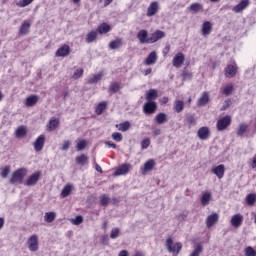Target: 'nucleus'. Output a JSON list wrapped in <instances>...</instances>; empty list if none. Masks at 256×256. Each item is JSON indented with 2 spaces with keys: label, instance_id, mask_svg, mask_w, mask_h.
<instances>
[{
  "label": "nucleus",
  "instance_id": "1",
  "mask_svg": "<svg viewBox=\"0 0 256 256\" xmlns=\"http://www.w3.org/2000/svg\"><path fill=\"white\" fill-rule=\"evenodd\" d=\"M27 176V169L26 168H19L16 171H14L9 179L10 185H15V183H18L21 185L23 183V179Z\"/></svg>",
  "mask_w": 256,
  "mask_h": 256
},
{
  "label": "nucleus",
  "instance_id": "2",
  "mask_svg": "<svg viewBox=\"0 0 256 256\" xmlns=\"http://www.w3.org/2000/svg\"><path fill=\"white\" fill-rule=\"evenodd\" d=\"M165 247L168 253H172L174 256H177L179 255V253H181V249H183V244H181V242L174 244L173 238L168 237L165 242Z\"/></svg>",
  "mask_w": 256,
  "mask_h": 256
},
{
  "label": "nucleus",
  "instance_id": "3",
  "mask_svg": "<svg viewBox=\"0 0 256 256\" xmlns=\"http://www.w3.org/2000/svg\"><path fill=\"white\" fill-rule=\"evenodd\" d=\"M229 125H231V116L229 115L220 118L216 123L218 131H225Z\"/></svg>",
  "mask_w": 256,
  "mask_h": 256
},
{
  "label": "nucleus",
  "instance_id": "4",
  "mask_svg": "<svg viewBox=\"0 0 256 256\" xmlns=\"http://www.w3.org/2000/svg\"><path fill=\"white\" fill-rule=\"evenodd\" d=\"M28 249L35 253V251L39 250V237L37 235H32L28 239Z\"/></svg>",
  "mask_w": 256,
  "mask_h": 256
},
{
  "label": "nucleus",
  "instance_id": "5",
  "mask_svg": "<svg viewBox=\"0 0 256 256\" xmlns=\"http://www.w3.org/2000/svg\"><path fill=\"white\" fill-rule=\"evenodd\" d=\"M39 179H41V171H36L34 174L29 176L24 185H26V187H35L39 182Z\"/></svg>",
  "mask_w": 256,
  "mask_h": 256
},
{
  "label": "nucleus",
  "instance_id": "6",
  "mask_svg": "<svg viewBox=\"0 0 256 256\" xmlns=\"http://www.w3.org/2000/svg\"><path fill=\"white\" fill-rule=\"evenodd\" d=\"M197 137L201 141H207V139H209V137H211V130L209 129V127L203 126L198 129Z\"/></svg>",
  "mask_w": 256,
  "mask_h": 256
},
{
  "label": "nucleus",
  "instance_id": "7",
  "mask_svg": "<svg viewBox=\"0 0 256 256\" xmlns=\"http://www.w3.org/2000/svg\"><path fill=\"white\" fill-rule=\"evenodd\" d=\"M145 115H153L157 111V103L155 101H147L143 106Z\"/></svg>",
  "mask_w": 256,
  "mask_h": 256
},
{
  "label": "nucleus",
  "instance_id": "8",
  "mask_svg": "<svg viewBox=\"0 0 256 256\" xmlns=\"http://www.w3.org/2000/svg\"><path fill=\"white\" fill-rule=\"evenodd\" d=\"M137 39L141 45H145L147 43L151 44L149 40V32L145 29H142L137 33Z\"/></svg>",
  "mask_w": 256,
  "mask_h": 256
},
{
  "label": "nucleus",
  "instance_id": "9",
  "mask_svg": "<svg viewBox=\"0 0 256 256\" xmlns=\"http://www.w3.org/2000/svg\"><path fill=\"white\" fill-rule=\"evenodd\" d=\"M71 54V47L69 45L64 44L62 47L58 48L55 55L56 57H67Z\"/></svg>",
  "mask_w": 256,
  "mask_h": 256
},
{
  "label": "nucleus",
  "instance_id": "10",
  "mask_svg": "<svg viewBox=\"0 0 256 256\" xmlns=\"http://www.w3.org/2000/svg\"><path fill=\"white\" fill-rule=\"evenodd\" d=\"M183 63H185V54H183V52L177 53L172 61L173 67H177L179 69Z\"/></svg>",
  "mask_w": 256,
  "mask_h": 256
},
{
  "label": "nucleus",
  "instance_id": "11",
  "mask_svg": "<svg viewBox=\"0 0 256 256\" xmlns=\"http://www.w3.org/2000/svg\"><path fill=\"white\" fill-rule=\"evenodd\" d=\"M212 173L218 177V179H223L225 176V165L220 164L218 166H214L211 169Z\"/></svg>",
  "mask_w": 256,
  "mask_h": 256
},
{
  "label": "nucleus",
  "instance_id": "12",
  "mask_svg": "<svg viewBox=\"0 0 256 256\" xmlns=\"http://www.w3.org/2000/svg\"><path fill=\"white\" fill-rule=\"evenodd\" d=\"M230 223L235 229H239L240 225H243V215L235 214L232 216Z\"/></svg>",
  "mask_w": 256,
  "mask_h": 256
},
{
  "label": "nucleus",
  "instance_id": "13",
  "mask_svg": "<svg viewBox=\"0 0 256 256\" xmlns=\"http://www.w3.org/2000/svg\"><path fill=\"white\" fill-rule=\"evenodd\" d=\"M157 11H159V2H152L147 8V17H153V15H157Z\"/></svg>",
  "mask_w": 256,
  "mask_h": 256
},
{
  "label": "nucleus",
  "instance_id": "14",
  "mask_svg": "<svg viewBox=\"0 0 256 256\" xmlns=\"http://www.w3.org/2000/svg\"><path fill=\"white\" fill-rule=\"evenodd\" d=\"M211 31H213V25L211 24L210 21H205L202 24V28H201V33H202L203 37H207V36L211 35Z\"/></svg>",
  "mask_w": 256,
  "mask_h": 256
},
{
  "label": "nucleus",
  "instance_id": "15",
  "mask_svg": "<svg viewBox=\"0 0 256 256\" xmlns=\"http://www.w3.org/2000/svg\"><path fill=\"white\" fill-rule=\"evenodd\" d=\"M43 147H45V135H40L34 141V149L35 151H43Z\"/></svg>",
  "mask_w": 256,
  "mask_h": 256
},
{
  "label": "nucleus",
  "instance_id": "16",
  "mask_svg": "<svg viewBox=\"0 0 256 256\" xmlns=\"http://www.w3.org/2000/svg\"><path fill=\"white\" fill-rule=\"evenodd\" d=\"M163 37H165V32L161 30H156L154 33L151 34V37H149L150 44L157 43V41H160V39H163Z\"/></svg>",
  "mask_w": 256,
  "mask_h": 256
},
{
  "label": "nucleus",
  "instance_id": "17",
  "mask_svg": "<svg viewBox=\"0 0 256 256\" xmlns=\"http://www.w3.org/2000/svg\"><path fill=\"white\" fill-rule=\"evenodd\" d=\"M188 11H190L194 15H197V13H203V4H201L199 2L192 3L188 7Z\"/></svg>",
  "mask_w": 256,
  "mask_h": 256
},
{
  "label": "nucleus",
  "instance_id": "18",
  "mask_svg": "<svg viewBox=\"0 0 256 256\" xmlns=\"http://www.w3.org/2000/svg\"><path fill=\"white\" fill-rule=\"evenodd\" d=\"M217 221H219V214L217 213H212L211 215H209L206 218V227H208V229H211V227L217 223Z\"/></svg>",
  "mask_w": 256,
  "mask_h": 256
},
{
  "label": "nucleus",
  "instance_id": "19",
  "mask_svg": "<svg viewBox=\"0 0 256 256\" xmlns=\"http://www.w3.org/2000/svg\"><path fill=\"white\" fill-rule=\"evenodd\" d=\"M249 5V0H241L239 4L232 8L234 13H241V11H245V8Z\"/></svg>",
  "mask_w": 256,
  "mask_h": 256
},
{
  "label": "nucleus",
  "instance_id": "20",
  "mask_svg": "<svg viewBox=\"0 0 256 256\" xmlns=\"http://www.w3.org/2000/svg\"><path fill=\"white\" fill-rule=\"evenodd\" d=\"M209 101H210L209 92H203L197 101V106L205 107V105H207V103H209Z\"/></svg>",
  "mask_w": 256,
  "mask_h": 256
},
{
  "label": "nucleus",
  "instance_id": "21",
  "mask_svg": "<svg viewBox=\"0 0 256 256\" xmlns=\"http://www.w3.org/2000/svg\"><path fill=\"white\" fill-rule=\"evenodd\" d=\"M129 173V164H122L114 172V177H119V175H127Z\"/></svg>",
  "mask_w": 256,
  "mask_h": 256
},
{
  "label": "nucleus",
  "instance_id": "22",
  "mask_svg": "<svg viewBox=\"0 0 256 256\" xmlns=\"http://www.w3.org/2000/svg\"><path fill=\"white\" fill-rule=\"evenodd\" d=\"M39 101V96L37 95H30L25 100L26 107H35L37 102Z\"/></svg>",
  "mask_w": 256,
  "mask_h": 256
},
{
  "label": "nucleus",
  "instance_id": "23",
  "mask_svg": "<svg viewBox=\"0 0 256 256\" xmlns=\"http://www.w3.org/2000/svg\"><path fill=\"white\" fill-rule=\"evenodd\" d=\"M29 29H31V22H29V20H25L20 26L19 34L27 35V33H29Z\"/></svg>",
  "mask_w": 256,
  "mask_h": 256
},
{
  "label": "nucleus",
  "instance_id": "24",
  "mask_svg": "<svg viewBox=\"0 0 256 256\" xmlns=\"http://www.w3.org/2000/svg\"><path fill=\"white\" fill-rule=\"evenodd\" d=\"M153 167H155V160L149 159L144 163V168L142 169V173H149V171H153Z\"/></svg>",
  "mask_w": 256,
  "mask_h": 256
},
{
  "label": "nucleus",
  "instance_id": "25",
  "mask_svg": "<svg viewBox=\"0 0 256 256\" xmlns=\"http://www.w3.org/2000/svg\"><path fill=\"white\" fill-rule=\"evenodd\" d=\"M100 35H105L106 33H109L111 31V26L107 23H102L98 26L97 30Z\"/></svg>",
  "mask_w": 256,
  "mask_h": 256
},
{
  "label": "nucleus",
  "instance_id": "26",
  "mask_svg": "<svg viewBox=\"0 0 256 256\" xmlns=\"http://www.w3.org/2000/svg\"><path fill=\"white\" fill-rule=\"evenodd\" d=\"M173 109L176 113H183V110L185 109V102H183V100H176L174 102Z\"/></svg>",
  "mask_w": 256,
  "mask_h": 256
},
{
  "label": "nucleus",
  "instance_id": "27",
  "mask_svg": "<svg viewBox=\"0 0 256 256\" xmlns=\"http://www.w3.org/2000/svg\"><path fill=\"white\" fill-rule=\"evenodd\" d=\"M185 123H187L189 127H195V125H197V118H195L193 114H186Z\"/></svg>",
  "mask_w": 256,
  "mask_h": 256
},
{
  "label": "nucleus",
  "instance_id": "28",
  "mask_svg": "<svg viewBox=\"0 0 256 256\" xmlns=\"http://www.w3.org/2000/svg\"><path fill=\"white\" fill-rule=\"evenodd\" d=\"M146 65H155L157 63V52H151L145 61Z\"/></svg>",
  "mask_w": 256,
  "mask_h": 256
},
{
  "label": "nucleus",
  "instance_id": "29",
  "mask_svg": "<svg viewBox=\"0 0 256 256\" xmlns=\"http://www.w3.org/2000/svg\"><path fill=\"white\" fill-rule=\"evenodd\" d=\"M168 119H167V115L163 112H160L159 114H157L155 116V122L158 125H163L164 123H167Z\"/></svg>",
  "mask_w": 256,
  "mask_h": 256
},
{
  "label": "nucleus",
  "instance_id": "30",
  "mask_svg": "<svg viewBox=\"0 0 256 256\" xmlns=\"http://www.w3.org/2000/svg\"><path fill=\"white\" fill-rule=\"evenodd\" d=\"M225 72L228 77H235L237 75V66L230 64L226 67Z\"/></svg>",
  "mask_w": 256,
  "mask_h": 256
},
{
  "label": "nucleus",
  "instance_id": "31",
  "mask_svg": "<svg viewBox=\"0 0 256 256\" xmlns=\"http://www.w3.org/2000/svg\"><path fill=\"white\" fill-rule=\"evenodd\" d=\"M99 32L97 30H92L86 35V43H93L97 39Z\"/></svg>",
  "mask_w": 256,
  "mask_h": 256
},
{
  "label": "nucleus",
  "instance_id": "32",
  "mask_svg": "<svg viewBox=\"0 0 256 256\" xmlns=\"http://www.w3.org/2000/svg\"><path fill=\"white\" fill-rule=\"evenodd\" d=\"M25 135H27V129L25 128V126H20L16 129L15 137H17V139H23Z\"/></svg>",
  "mask_w": 256,
  "mask_h": 256
},
{
  "label": "nucleus",
  "instance_id": "33",
  "mask_svg": "<svg viewBox=\"0 0 256 256\" xmlns=\"http://www.w3.org/2000/svg\"><path fill=\"white\" fill-rule=\"evenodd\" d=\"M75 161L77 165H81L83 167L84 165H87L89 157H87L85 154H81L80 156L76 157Z\"/></svg>",
  "mask_w": 256,
  "mask_h": 256
},
{
  "label": "nucleus",
  "instance_id": "34",
  "mask_svg": "<svg viewBox=\"0 0 256 256\" xmlns=\"http://www.w3.org/2000/svg\"><path fill=\"white\" fill-rule=\"evenodd\" d=\"M247 129H249V125L242 123L239 124L238 129H237V136L238 137H243V135H245V133H247Z\"/></svg>",
  "mask_w": 256,
  "mask_h": 256
},
{
  "label": "nucleus",
  "instance_id": "35",
  "mask_svg": "<svg viewBox=\"0 0 256 256\" xmlns=\"http://www.w3.org/2000/svg\"><path fill=\"white\" fill-rule=\"evenodd\" d=\"M159 97V94L157 93V90L150 89L148 93L146 94L147 101H155Z\"/></svg>",
  "mask_w": 256,
  "mask_h": 256
},
{
  "label": "nucleus",
  "instance_id": "36",
  "mask_svg": "<svg viewBox=\"0 0 256 256\" xmlns=\"http://www.w3.org/2000/svg\"><path fill=\"white\" fill-rule=\"evenodd\" d=\"M9 173H11V166L6 165L0 168V177H2V179H7V177H9Z\"/></svg>",
  "mask_w": 256,
  "mask_h": 256
},
{
  "label": "nucleus",
  "instance_id": "37",
  "mask_svg": "<svg viewBox=\"0 0 256 256\" xmlns=\"http://www.w3.org/2000/svg\"><path fill=\"white\" fill-rule=\"evenodd\" d=\"M246 204L249 205V207H253L256 203V194L255 193H250L246 196L245 198Z\"/></svg>",
  "mask_w": 256,
  "mask_h": 256
},
{
  "label": "nucleus",
  "instance_id": "38",
  "mask_svg": "<svg viewBox=\"0 0 256 256\" xmlns=\"http://www.w3.org/2000/svg\"><path fill=\"white\" fill-rule=\"evenodd\" d=\"M116 127H119V131H122L125 133L126 131H129L131 129V122L130 121H125L123 123H120L119 125L116 124Z\"/></svg>",
  "mask_w": 256,
  "mask_h": 256
},
{
  "label": "nucleus",
  "instance_id": "39",
  "mask_svg": "<svg viewBox=\"0 0 256 256\" xmlns=\"http://www.w3.org/2000/svg\"><path fill=\"white\" fill-rule=\"evenodd\" d=\"M101 79H103V73L100 72V73H98V74H96V75L90 77V78L88 79V83H89L90 85H96V83H97L98 81H101Z\"/></svg>",
  "mask_w": 256,
  "mask_h": 256
},
{
  "label": "nucleus",
  "instance_id": "40",
  "mask_svg": "<svg viewBox=\"0 0 256 256\" xmlns=\"http://www.w3.org/2000/svg\"><path fill=\"white\" fill-rule=\"evenodd\" d=\"M109 93H111L112 95L114 93H119V91H121V85L117 82H113L111 83L109 89H108Z\"/></svg>",
  "mask_w": 256,
  "mask_h": 256
},
{
  "label": "nucleus",
  "instance_id": "41",
  "mask_svg": "<svg viewBox=\"0 0 256 256\" xmlns=\"http://www.w3.org/2000/svg\"><path fill=\"white\" fill-rule=\"evenodd\" d=\"M71 191H73V186H72L71 184H67V185L62 189L61 196H62L63 198L69 197V195H71Z\"/></svg>",
  "mask_w": 256,
  "mask_h": 256
},
{
  "label": "nucleus",
  "instance_id": "42",
  "mask_svg": "<svg viewBox=\"0 0 256 256\" xmlns=\"http://www.w3.org/2000/svg\"><path fill=\"white\" fill-rule=\"evenodd\" d=\"M211 201V193L205 192L201 197V205L206 207V205Z\"/></svg>",
  "mask_w": 256,
  "mask_h": 256
},
{
  "label": "nucleus",
  "instance_id": "43",
  "mask_svg": "<svg viewBox=\"0 0 256 256\" xmlns=\"http://www.w3.org/2000/svg\"><path fill=\"white\" fill-rule=\"evenodd\" d=\"M121 45H123V42L121 41V39H116L109 43V49H119Z\"/></svg>",
  "mask_w": 256,
  "mask_h": 256
},
{
  "label": "nucleus",
  "instance_id": "44",
  "mask_svg": "<svg viewBox=\"0 0 256 256\" xmlns=\"http://www.w3.org/2000/svg\"><path fill=\"white\" fill-rule=\"evenodd\" d=\"M105 109H107V103H105V102L99 103L95 110L96 115H102V113H103V111H105Z\"/></svg>",
  "mask_w": 256,
  "mask_h": 256
},
{
  "label": "nucleus",
  "instance_id": "45",
  "mask_svg": "<svg viewBox=\"0 0 256 256\" xmlns=\"http://www.w3.org/2000/svg\"><path fill=\"white\" fill-rule=\"evenodd\" d=\"M55 217V212H46L44 218L46 223H53V221H55Z\"/></svg>",
  "mask_w": 256,
  "mask_h": 256
},
{
  "label": "nucleus",
  "instance_id": "46",
  "mask_svg": "<svg viewBox=\"0 0 256 256\" xmlns=\"http://www.w3.org/2000/svg\"><path fill=\"white\" fill-rule=\"evenodd\" d=\"M59 126V119H53L49 121V131H55Z\"/></svg>",
  "mask_w": 256,
  "mask_h": 256
},
{
  "label": "nucleus",
  "instance_id": "47",
  "mask_svg": "<svg viewBox=\"0 0 256 256\" xmlns=\"http://www.w3.org/2000/svg\"><path fill=\"white\" fill-rule=\"evenodd\" d=\"M109 201H110L109 196L105 194L100 197V205L102 207H107V205L109 204Z\"/></svg>",
  "mask_w": 256,
  "mask_h": 256
},
{
  "label": "nucleus",
  "instance_id": "48",
  "mask_svg": "<svg viewBox=\"0 0 256 256\" xmlns=\"http://www.w3.org/2000/svg\"><path fill=\"white\" fill-rule=\"evenodd\" d=\"M85 147H87V140H80L76 145L77 151H83Z\"/></svg>",
  "mask_w": 256,
  "mask_h": 256
},
{
  "label": "nucleus",
  "instance_id": "49",
  "mask_svg": "<svg viewBox=\"0 0 256 256\" xmlns=\"http://www.w3.org/2000/svg\"><path fill=\"white\" fill-rule=\"evenodd\" d=\"M113 141H116L117 143H120V141H123V134L120 132H114L112 134Z\"/></svg>",
  "mask_w": 256,
  "mask_h": 256
},
{
  "label": "nucleus",
  "instance_id": "50",
  "mask_svg": "<svg viewBox=\"0 0 256 256\" xmlns=\"http://www.w3.org/2000/svg\"><path fill=\"white\" fill-rule=\"evenodd\" d=\"M244 253L245 256H256V251L251 246L246 247Z\"/></svg>",
  "mask_w": 256,
  "mask_h": 256
},
{
  "label": "nucleus",
  "instance_id": "51",
  "mask_svg": "<svg viewBox=\"0 0 256 256\" xmlns=\"http://www.w3.org/2000/svg\"><path fill=\"white\" fill-rule=\"evenodd\" d=\"M231 93H233V85L230 84V85H227L224 90H223V94L226 96V97H229V95H231Z\"/></svg>",
  "mask_w": 256,
  "mask_h": 256
},
{
  "label": "nucleus",
  "instance_id": "52",
  "mask_svg": "<svg viewBox=\"0 0 256 256\" xmlns=\"http://www.w3.org/2000/svg\"><path fill=\"white\" fill-rule=\"evenodd\" d=\"M84 73L83 68L76 69L74 74L72 75V79H79V77H82Z\"/></svg>",
  "mask_w": 256,
  "mask_h": 256
},
{
  "label": "nucleus",
  "instance_id": "53",
  "mask_svg": "<svg viewBox=\"0 0 256 256\" xmlns=\"http://www.w3.org/2000/svg\"><path fill=\"white\" fill-rule=\"evenodd\" d=\"M149 145H151V139L145 138L141 141V149H148Z\"/></svg>",
  "mask_w": 256,
  "mask_h": 256
},
{
  "label": "nucleus",
  "instance_id": "54",
  "mask_svg": "<svg viewBox=\"0 0 256 256\" xmlns=\"http://www.w3.org/2000/svg\"><path fill=\"white\" fill-rule=\"evenodd\" d=\"M35 0H20L17 4L18 7H27L28 5H31Z\"/></svg>",
  "mask_w": 256,
  "mask_h": 256
},
{
  "label": "nucleus",
  "instance_id": "55",
  "mask_svg": "<svg viewBox=\"0 0 256 256\" xmlns=\"http://www.w3.org/2000/svg\"><path fill=\"white\" fill-rule=\"evenodd\" d=\"M182 77H183V80L186 81V80H191L193 79V74H191L189 71L187 70H184L182 72Z\"/></svg>",
  "mask_w": 256,
  "mask_h": 256
},
{
  "label": "nucleus",
  "instance_id": "56",
  "mask_svg": "<svg viewBox=\"0 0 256 256\" xmlns=\"http://www.w3.org/2000/svg\"><path fill=\"white\" fill-rule=\"evenodd\" d=\"M83 223V216L78 215L74 219H72V224L73 225H81Z\"/></svg>",
  "mask_w": 256,
  "mask_h": 256
},
{
  "label": "nucleus",
  "instance_id": "57",
  "mask_svg": "<svg viewBox=\"0 0 256 256\" xmlns=\"http://www.w3.org/2000/svg\"><path fill=\"white\" fill-rule=\"evenodd\" d=\"M119 233H120L119 228H113L110 233V238L117 239V237H119Z\"/></svg>",
  "mask_w": 256,
  "mask_h": 256
},
{
  "label": "nucleus",
  "instance_id": "58",
  "mask_svg": "<svg viewBox=\"0 0 256 256\" xmlns=\"http://www.w3.org/2000/svg\"><path fill=\"white\" fill-rule=\"evenodd\" d=\"M71 147V141L65 140L63 142V145L61 147V151H69V148Z\"/></svg>",
  "mask_w": 256,
  "mask_h": 256
},
{
  "label": "nucleus",
  "instance_id": "59",
  "mask_svg": "<svg viewBox=\"0 0 256 256\" xmlns=\"http://www.w3.org/2000/svg\"><path fill=\"white\" fill-rule=\"evenodd\" d=\"M105 145H107V147H112V149H117V144H115L111 141H106Z\"/></svg>",
  "mask_w": 256,
  "mask_h": 256
},
{
  "label": "nucleus",
  "instance_id": "60",
  "mask_svg": "<svg viewBox=\"0 0 256 256\" xmlns=\"http://www.w3.org/2000/svg\"><path fill=\"white\" fill-rule=\"evenodd\" d=\"M118 256H129V252H127V250H122L119 252Z\"/></svg>",
  "mask_w": 256,
  "mask_h": 256
},
{
  "label": "nucleus",
  "instance_id": "61",
  "mask_svg": "<svg viewBox=\"0 0 256 256\" xmlns=\"http://www.w3.org/2000/svg\"><path fill=\"white\" fill-rule=\"evenodd\" d=\"M153 135H154L155 137H159V135H161V129H155V130L153 131Z\"/></svg>",
  "mask_w": 256,
  "mask_h": 256
},
{
  "label": "nucleus",
  "instance_id": "62",
  "mask_svg": "<svg viewBox=\"0 0 256 256\" xmlns=\"http://www.w3.org/2000/svg\"><path fill=\"white\" fill-rule=\"evenodd\" d=\"M4 225H5V218L0 217V229H3Z\"/></svg>",
  "mask_w": 256,
  "mask_h": 256
},
{
  "label": "nucleus",
  "instance_id": "63",
  "mask_svg": "<svg viewBox=\"0 0 256 256\" xmlns=\"http://www.w3.org/2000/svg\"><path fill=\"white\" fill-rule=\"evenodd\" d=\"M252 169H256V155L253 157L252 160Z\"/></svg>",
  "mask_w": 256,
  "mask_h": 256
},
{
  "label": "nucleus",
  "instance_id": "64",
  "mask_svg": "<svg viewBox=\"0 0 256 256\" xmlns=\"http://www.w3.org/2000/svg\"><path fill=\"white\" fill-rule=\"evenodd\" d=\"M225 104H226V106H224V109L226 108V107H230L231 106V100H225Z\"/></svg>",
  "mask_w": 256,
  "mask_h": 256
}]
</instances>
